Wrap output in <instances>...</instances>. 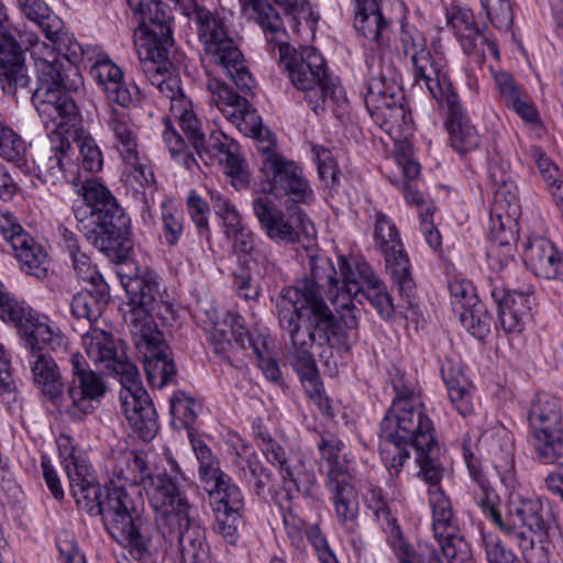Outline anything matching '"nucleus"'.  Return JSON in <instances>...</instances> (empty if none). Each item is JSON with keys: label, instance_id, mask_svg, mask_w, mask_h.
<instances>
[{"label": "nucleus", "instance_id": "obj_27", "mask_svg": "<svg viewBox=\"0 0 563 563\" xmlns=\"http://www.w3.org/2000/svg\"><path fill=\"white\" fill-rule=\"evenodd\" d=\"M40 344H44L41 338L29 339V342L24 343L29 353L27 360L33 382L58 411L64 394V383L55 361L51 355L42 352Z\"/></svg>", "mask_w": 563, "mask_h": 563}, {"label": "nucleus", "instance_id": "obj_25", "mask_svg": "<svg viewBox=\"0 0 563 563\" xmlns=\"http://www.w3.org/2000/svg\"><path fill=\"white\" fill-rule=\"evenodd\" d=\"M7 21L5 9L0 3V86L15 97L19 90L27 88L30 77L18 42L7 34Z\"/></svg>", "mask_w": 563, "mask_h": 563}, {"label": "nucleus", "instance_id": "obj_51", "mask_svg": "<svg viewBox=\"0 0 563 563\" xmlns=\"http://www.w3.org/2000/svg\"><path fill=\"white\" fill-rule=\"evenodd\" d=\"M398 10L399 16V41L406 55H415L426 48L427 41L424 36L411 25L406 18L408 9L402 0H397L394 4V11Z\"/></svg>", "mask_w": 563, "mask_h": 563}, {"label": "nucleus", "instance_id": "obj_62", "mask_svg": "<svg viewBox=\"0 0 563 563\" xmlns=\"http://www.w3.org/2000/svg\"><path fill=\"white\" fill-rule=\"evenodd\" d=\"M81 166L90 173H97L102 168V153L96 141L90 135H81L77 139Z\"/></svg>", "mask_w": 563, "mask_h": 563}, {"label": "nucleus", "instance_id": "obj_33", "mask_svg": "<svg viewBox=\"0 0 563 563\" xmlns=\"http://www.w3.org/2000/svg\"><path fill=\"white\" fill-rule=\"evenodd\" d=\"M55 42H41L35 37L34 43L31 42V55L34 59V67L37 75V84H46L59 80H69V74L73 73L74 78L79 76L77 69L69 63L65 68V58L60 57L56 52Z\"/></svg>", "mask_w": 563, "mask_h": 563}, {"label": "nucleus", "instance_id": "obj_41", "mask_svg": "<svg viewBox=\"0 0 563 563\" xmlns=\"http://www.w3.org/2000/svg\"><path fill=\"white\" fill-rule=\"evenodd\" d=\"M528 419L533 432L537 429L561 426L562 410L559 399L547 393L537 394L531 402Z\"/></svg>", "mask_w": 563, "mask_h": 563}, {"label": "nucleus", "instance_id": "obj_60", "mask_svg": "<svg viewBox=\"0 0 563 563\" xmlns=\"http://www.w3.org/2000/svg\"><path fill=\"white\" fill-rule=\"evenodd\" d=\"M481 4L486 16L497 29H510L514 13L509 0H481Z\"/></svg>", "mask_w": 563, "mask_h": 563}, {"label": "nucleus", "instance_id": "obj_22", "mask_svg": "<svg viewBox=\"0 0 563 563\" xmlns=\"http://www.w3.org/2000/svg\"><path fill=\"white\" fill-rule=\"evenodd\" d=\"M389 268L399 297L398 302L394 303L395 297L389 296V308L394 313H399L407 319L409 312L415 313L416 283L411 275L409 256L399 240L398 231L391 225H389Z\"/></svg>", "mask_w": 563, "mask_h": 563}, {"label": "nucleus", "instance_id": "obj_11", "mask_svg": "<svg viewBox=\"0 0 563 563\" xmlns=\"http://www.w3.org/2000/svg\"><path fill=\"white\" fill-rule=\"evenodd\" d=\"M153 2L135 14L139 18V26L134 32V45L145 76L148 64L161 70L173 67L167 60L173 18L167 4L161 0Z\"/></svg>", "mask_w": 563, "mask_h": 563}, {"label": "nucleus", "instance_id": "obj_4", "mask_svg": "<svg viewBox=\"0 0 563 563\" xmlns=\"http://www.w3.org/2000/svg\"><path fill=\"white\" fill-rule=\"evenodd\" d=\"M335 276L336 271L330 258H311V278L302 279L295 286L284 288L280 292L279 323L282 324L284 311L296 313L298 322L305 311L308 322L306 329L317 331L319 342L329 344L331 338L338 335L339 324L320 295V288L328 287V296L332 301L340 284Z\"/></svg>", "mask_w": 563, "mask_h": 563}, {"label": "nucleus", "instance_id": "obj_10", "mask_svg": "<svg viewBox=\"0 0 563 563\" xmlns=\"http://www.w3.org/2000/svg\"><path fill=\"white\" fill-rule=\"evenodd\" d=\"M96 515L102 516L108 533L128 548L133 558L142 560L150 554L151 539L135 516L133 500L123 486L112 482Z\"/></svg>", "mask_w": 563, "mask_h": 563}, {"label": "nucleus", "instance_id": "obj_44", "mask_svg": "<svg viewBox=\"0 0 563 563\" xmlns=\"http://www.w3.org/2000/svg\"><path fill=\"white\" fill-rule=\"evenodd\" d=\"M212 509L242 510L244 498L240 488L224 473L217 478L205 484Z\"/></svg>", "mask_w": 563, "mask_h": 563}, {"label": "nucleus", "instance_id": "obj_18", "mask_svg": "<svg viewBox=\"0 0 563 563\" xmlns=\"http://www.w3.org/2000/svg\"><path fill=\"white\" fill-rule=\"evenodd\" d=\"M262 170L274 196H285L295 203L307 205L313 201V190L296 162L277 153H268L263 161Z\"/></svg>", "mask_w": 563, "mask_h": 563}, {"label": "nucleus", "instance_id": "obj_47", "mask_svg": "<svg viewBox=\"0 0 563 563\" xmlns=\"http://www.w3.org/2000/svg\"><path fill=\"white\" fill-rule=\"evenodd\" d=\"M533 435L540 460L544 464L561 463L563 460L562 424L551 429H537Z\"/></svg>", "mask_w": 563, "mask_h": 563}, {"label": "nucleus", "instance_id": "obj_34", "mask_svg": "<svg viewBox=\"0 0 563 563\" xmlns=\"http://www.w3.org/2000/svg\"><path fill=\"white\" fill-rule=\"evenodd\" d=\"M448 108L445 122L451 146L459 153L465 154L477 148L479 136L466 117L456 93H448L442 102Z\"/></svg>", "mask_w": 563, "mask_h": 563}, {"label": "nucleus", "instance_id": "obj_31", "mask_svg": "<svg viewBox=\"0 0 563 563\" xmlns=\"http://www.w3.org/2000/svg\"><path fill=\"white\" fill-rule=\"evenodd\" d=\"M498 305L500 327L507 333H518L525 328V320L531 310L532 297L529 294L510 291L503 287H495L492 291Z\"/></svg>", "mask_w": 563, "mask_h": 563}, {"label": "nucleus", "instance_id": "obj_50", "mask_svg": "<svg viewBox=\"0 0 563 563\" xmlns=\"http://www.w3.org/2000/svg\"><path fill=\"white\" fill-rule=\"evenodd\" d=\"M245 13L255 19L263 30L279 36L283 34V20L267 0H240Z\"/></svg>", "mask_w": 563, "mask_h": 563}, {"label": "nucleus", "instance_id": "obj_6", "mask_svg": "<svg viewBox=\"0 0 563 563\" xmlns=\"http://www.w3.org/2000/svg\"><path fill=\"white\" fill-rule=\"evenodd\" d=\"M156 526L164 539L177 542L183 563H212L205 529L190 518V505L184 490L172 500L166 493H154Z\"/></svg>", "mask_w": 563, "mask_h": 563}, {"label": "nucleus", "instance_id": "obj_8", "mask_svg": "<svg viewBox=\"0 0 563 563\" xmlns=\"http://www.w3.org/2000/svg\"><path fill=\"white\" fill-rule=\"evenodd\" d=\"M282 328L289 334L291 345L288 350V358L298 373L306 394L323 413L330 415V400L323 393L317 364L310 353V349L313 343L321 346L320 357L328 363V360L333 355L332 339L329 344L320 343L317 331L302 329L298 324L297 314L294 312L284 311V314H282Z\"/></svg>", "mask_w": 563, "mask_h": 563}, {"label": "nucleus", "instance_id": "obj_13", "mask_svg": "<svg viewBox=\"0 0 563 563\" xmlns=\"http://www.w3.org/2000/svg\"><path fill=\"white\" fill-rule=\"evenodd\" d=\"M124 109L109 104L102 122L111 134L113 147L126 166L123 172L125 180L140 186L148 185L153 181V173L146 158L141 155L137 129Z\"/></svg>", "mask_w": 563, "mask_h": 563}, {"label": "nucleus", "instance_id": "obj_63", "mask_svg": "<svg viewBox=\"0 0 563 563\" xmlns=\"http://www.w3.org/2000/svg\"><path fill=\"white\" fill-rule=\"evenodd\" d=\"M162 222L164 238L167 244H177L184 231L180 212L168 203H162Z\"/></svg>", "mask_w": 563, "mask_h": 563}, {"label": "nucleus", "instance_id": "obj_26", "mask_svg": "<svg viewBox=\"0 0 563 563\" xmlns=\"http://www.w3.org/2000/svg\"><path fill=\"white\" fill-rule=\"evenodd\" d=\"M134 345L143 356L147 379L153 387L163 388L175 376V365L167 357V346L159 330L132 335Z\"/></svg>", "mask_w": 563, "mask_h": 563}, {"label": "nucleus", "instance_id": "obj_37", "mask_svg": "<svg viewBox=\"0 0 563 563\" xmlns=\"http://www.w3.org/2000/svg\"><path fill=\"white\" fill-rule=\"evenodd\" d=\"M441 374L448 388L449 398L457 412L466 417L473 412L472 383L464 375L462 366L446 360L441 366Z\"/></svg>", "mask_w": 563, "mask_h": 563}, {"label": "nucleus", "instance_id": "obj_28", "mask_svg": "<svg viewBox=\"0 0 563 563\" xmlns=\"http://www.w3.org/2000/svg\"><path fill=\"white\" fill-rule=\"evenodd\" d=\"M416 76L424 81L431 96L440 103L445 101L451 91V85L446 76V58L440 42H432L429 48L412 55Z\"/></svg>", "mask_w": 563, "mask_h": 563}, {"label": "nucleus", "instance_id": "obj_32", "mask_svg": "<svg viewBox=\"0 0 563 563\" xmlns=\"http://www.w3.org/2000/svg\"><path fill=\"white\" fill-rule=\"evenodd\" d=\"M525 261L534 275L563 283V255L551 241L531 240L525 249Z\"/></svg>", "mask_w": 563, "mask_h": 563}, {"label": "nucleus", "instance_id": "obj_15", "mask_svg": "<svg viewBox=\"0 0 563 563\" xmlns=\"http://www.w3.org/2000/svg\"><path fill=\"white\" fill-rule=\"evenodd\" d=\"M0 319L12 323L24 343L29 339L41 338L44 345L53 351H65L68 340L60 329L46 317H41L30 306L18 301L5 288L0 291Z\"/></svg>", "mask_w": 563, "mask_h": 563}, {"label": "nucleus", "instance_id": "obj_48", "mask_svg": "<svg viewBox=\"0 0 563 563\" xmlns=\"http://www.w3.org/2000/svg\"><path fill=\"white\" fill-rule=\"evenodd\" d=\"M490 177L496 186L492 209L500 217V213H508L510 217H520L521 210L518 199V188L515 183L506 178L495 179L490 172Z\"/></svg>", "mask_w": 563, "mask_h": 563}, {"label": "nucleus", "instance_id": "obj_40", "mask_svg": "<svg viewBox=\"0 0 563 563\" xmlns=\"http://www.w3.org/2000/svg\"><path fill=\"white\" fill-rule=\"evenodd\" d=\"M355 3V29L377 45L383 44V32L386 29L384 15L378 0H353Z\"/></svg>", "mask_w": 563, "mask_h": 563}, {"label": "nucleus", "instance_id": "obj_2", "mask_svg": "<svg viewBox=\"0 0 563 563\" xmlns=\"http://www.w3.org/2000/svg\"><path fill=\"white\" fill-rule=\"evenodd\" d=\"M81 341L95 367L119 379L120 401L131 428L144 441L152 440L158 430L156 410L142 386L137 367L128 361L110 332L91 328L82 335Z\"/></svg>", "mask_w": 563, "mask_h": 563}, {"label": "nucleus", "instance_id": "obj_20", "mask_svg": "<svg viewBox=\"0 0 563 563\" xmlns=\"http://www.w3.org/2000/svg\"><path fill=\"white\" fill-rule=\"evenodd\" d=\"M389 99H393V102H389V118H393L394 122L389 134L395 143L394 158L404 177L413 180L420 175L421 167L409 140L413 131L411 114L400 88L390 92Z\"/></svg>", "mask_w": 563, "mask_h": 563}, {"label": "nucleus", "instance_id": "obj_56", "mask_svg": "<svg viewBox=\"0 0 563 563\" xmlns=\"http://www.w3.org/2000/svg\"><path fill=\"white\" fill-rule=\"evenodd\" d=\"M70 148L59 150L51 143L52 155L40 162L37 176L45 184L56 185L65 179L64 159Z\"/></svg>", "mask_w": 563, "mask_h": 563}, {"label": "nucleus", "instance_id": "obj_52", "mask_svg": "<svg viewBox=\"0 0 563 563\" xmlns=\"http://www.w3.org/2000/svg\"><path fill=\"white\" fill-rule=\"evenodd\" d=\"M235 466L240 471V476L247 483H254L256 492L260 494L265 486V478L268 473L261 464L257 455L250 449L243 448L238 453Z\"/></svg>", "mask_w": 563, "mask_h": 563}, {"label": "nucleus", "instance_id": "obj_49", "mask_svg": "<svg viewBox=\"0 0 563 563\" xmlns=\"http://www.w3.org/2000/svg\"><path fill=\"white\" fill-rule=\"evenodd\" d=\"M448 23L454 30L455 34L463 38L478 37L487 43L488 49L494 57H498L499 52L495 42L481 36L474 25V19L471 10L461 7H452L448 12Z\"/></svg>", "mask_w": 563, "mask_h": 563}, {"label": "nucleus", "instance_id": "obj_21", "mask_svg": "<svg viewBox=\"0 0 563 563\" xmlns=\"http://www.w3.org/2000/svg\"><path fill=\"white\" fill-rule=\"evenodd\" d=\"M253 211L267 236L275 242L294 243L300 233L309 234L312 223L300 209H295L286 219L266 196L253 201Z\"/></svg>", "mask_w": 563, "mask_h": 563}, {"label": "nucleus", "instance_id": "obj_3", "mask_svg": "<svg viewBox=\"0 0 563 563\" xmlns=\"http://www.w3.org/2000/svg\"><path fill=\"white\" fill-rule=\"evenodd\" d=\"M145 77L162 97L169 100L170 115L163 120L165 125L163 140L172 159L187 170L194 172L198 168L197 159L188 150L180 134L173 129V118L187 135L188 141L199 158L202 162H210L212 155L210 150L205 147V133L202 132L201 121L194 111L191 101L183 93L180 79L177 74H175L174 68L161 70V68H155V66L148 64Z\"/></svg>", "mask_w": 563, "mask_h": 563}, {"label": "nucleus", "instance_id": "obj_43", "mask_svg": "<svg viewBox=\"0 0 563 563\" xmlns=\"http://www.w3.org/2000/svg\"><path fill=\"white\" fill-rule=\"evenodd\" d=\"M16 3L29 20L42 29L48 41L55 42L60 37L64 23L43 0H16Z\"/></svg>", "mask_w": 563, "mask_h": 563}, {"label": "nucleus", "instance_id": "obj_46", "mask_svg": "<svg viewBox=\"0 0 563 563\" xmlns=\"http://www.w3.org/2000/svg\"><path fill=\"white\" fill-rule=\"evenodd\" d=\"M240 329L243 330L242 327H240ZM233 334L235 335L238 343L242 344L243 347H245V341H247L257 358L258 367L262 369L264 375L268 379L277 382L280 377V372L267 346L266 339L260 334L250 335L249 333H243L238 329H233Z\"/></svg>", "mask_w": 563, "mask_h": 563}, {"label": "nucleus", "instance_id": "obj_30", "mask_svg": "<svg viewBox=\"0 0 563 563\" xmlns=\"http://www.w3.org/2000/svg\"><path fill=\"white\" fill-rule=\"evenodd\" d=\"M84 205L75 210L80 225L124 214L111 192L96 180H87L81 187Z\"/></svg>", "mask_w": 563, "mask_h": 563}, {"label": "nucleus", "instance_id": "obj_54", "mask_svg": "<svg viewBox=\"0 0 563 563\" xmlns=\"http://www.w3.org/2000/svg\"><path fill=\"white\" fill-rule=\"evenodd\" d=\"M456 313L461 324L475 338L484 339L489 333L490 318L483 303L474 302Z\"/></svg>", "mask_w": 563, "mask_h": 563}, {"label": "nucleus", "instance_id": "obj_16", "mask_svg": "<svg viewBox=\"0 0 563 563\" xmlns=\"http://www.w3.org/2000/svg\"><path fill=\"white\" fill-rule=\"evenodd\" d=\"M121 285L129 297L130 332L132 335L156 331L153 313L165 306L159 290L158 277L154 272L145 271L131 277H121Z\"/></svg>", "mask_w": 563, "mask_h": 563}, {"label": "nucleus", "instance_id": "obj_39", "mask_svg": "<svg viewBox=\"0 0 563 563\" xmlns=\"http://www.w3.org/2000/svg\"><path fill=\"white\" fill-rule=\"evenodd\" d=\"M273 465L280 470L283 479L288 481L298 490L310 494L317 478L314 472L307 467L306 457L302 453L295 452L286 455L284 450L279 453L278 460H272Z\"/></svg>", "mask_w": 563, "mask_h": 563}, {"label": "nucleus", "instance_id": "obj_7", "mask_svg": "<svg viewBox=\"0 0 563 563\" xmlns=\"http://www.w3.org/2000/svg\"><path fill=\"white\" fill-rule=\"evenodd\" d=\"M180 10L187 16L195 15L198 36L203 45L207 63L219 67L242 91L251 90V74L241 51L228 34L223 19L210 10L199 7L196 0H194L191 9Z\"/></svg>", "mask_w": 563, "mask_h": 563}, {"label": "nucleus", "instance_id": "obj_61", "mask_svg": "<svg viewBox=\"0 0 563 563\" xmlns=\"http://www.w3.org/2000/svg\"><path fill=\"white\" fill-rule=\"evenodd\" d=\"M389 534L396 563H421L415 547L404 537L395 521H389Z\"/></svg>", "mask_w": 563, "mask_h": 563}, {"label": "nucleus", "instance_id": "obj_45", "mask_svg": "<svg viewBox=\"0 0 563 563\" xmlns=\"http://www.w3.org/2000/svg\"><path fill=\"white\" fill-rule=\"evenodd\" d=\"M29 240L25 243H21L22 245L14 243L11 250L23 272L36 278H44L47 274V254L30 234Z\"/></svg>", "mask_w": 563, "mask_h": 563}, {"label": "nucleus", "instance_id": "obj_14", "mask_svg": "<svg viewBox=\"0 0 563 563\" xmlns=\"http://www.w3.org/2000/svg\"><path fill=\"white\" fill-rule=\"evenodd\" d=\"M73 380L63 394L58 415L70 421H81L91 415L106 395L102 377L93 372L79 353L70 356Z\"/></svg>", "mask_w": 563, "mask_h": 563}, {"label": "nucleus", "instance_id": "obj_58", "mask_svg": "<svg viewBox=\"0 0 563 563\" xmlns=\"http://www.w3.org/2000/svg\"><path fill=\"white\" fill-rule=\"evenodd\" d=\"M223 165L225 175L231 179V185L241 189L249 183L250 176L245 167L244 161L239 154V147L230 151L218 159Z\"/></svg>", "mask_w": 563, "mask_h": 563}, {"label": "nucleus", "instance_id": "obj_19", "mask_svg": "<svg viewBox=\"0 0 563 563\" xmlns=\"http://www.w3.org/2000/svg\"><path fill=\"white\" fill-rule=\"evenodd\" d=\"M504 523L514 526V532L504 533L518 539L520 548L526 552L533 549L534 541L530 534L543 536L548 532L549 512L538 498L514 496L508 504Z\"/></svg>", "mask_w": 563, "mask_h": 563}, {"label": "nucleus", "instance_id": "obj_53", "mask_svg": "<svg viewBox=\"0 0 563 563\" xmlns=\"http://www.w3.org/2000/svg\"><path fill=\"white\" fill-rule=\"evenodd\" d=\"M200 410V402L184 391H176L170 399V413L176 427H190Z\"/></svg>", "mask_w": 563, "mask_h": 563}, {"label": "nucleus", "instance_id": "obj_9", "mask_svg": "<svg viewBox=\"0 0 563 563\" xmlns=\"http://www.w3.org/2000/svg\"><path fill=\"white\" fill-rule=\"evenodd\" d=\"M80 76L71 80L37 84L32 102L47 131L49 142L56 148H70L69 131L77 123V111L68 92L77 90Z\"/></svg>", "mask_w": 563, "mask_h": 563}, {"label": "nucleus", "instance_id": "obj_59", "mask_svg": "<svg viewBox=\"0 0 563 563\" xmlns=\"http://www.w3.org/2000/svg\"><path fill=\"white\" fill-rule=\"evenodd\" d=\"M191 444L199 461V475L203 485L224 474L219 467L217 457L205 443L192 440Z\"/></svg>", "mask_w": 563, "mask_h": 563}, {"label": "nucleus", "instance_id": "obj_55", "mask_svg": "<svg viewBox=\"0 0 563 563\" xmlns=\"http://www.w3.org/2000/svg\"><path fill=\"white\" fill-rule=\"evenodd\" d=\"M387 86L384 78H372L368 81L367 95L365 97L366 109L371 117L379 128H383L386 122L387 100H386Z\"/></svg>", "mask_w": 563, "mask_h": 563}, {"label": "nucleus", "instance_id": "obj_23", "mask_svg": "<svg viewBox=\"0 0 563 563\" xmlns=\"http://www.w3.org/2000/svg\"><path fill=\"white\" fill-rule=\"evenodd\" d=\"M206 73L211 102L229 117L240 131L253 137L262 136V120L249 101L235 93L223 81L212 77L208 70Z\"/></svg>", "mask_w": 563, "mask_h": 563}, {"label": "nucleus", "instance_id": "obj_17", "mask_svg": "<svg viewBox=\"0 0 563 563\" xmlns=\"http://www.w3.org/2000/svg\"><path fill=\"white\" fill-rule=\"evenodd\" d=\"M339 268L341 279H339V289L332 298V303L336 307V310L339 312L353 310L354 301L357 300L358 296L366 294L367 298L372 300L379 313H382V295L377 291L379 283L368 264L347 261L341 256L339 258Z\"/></svg>", "mask_w": 563, "mask_h": 563}, {"label": "nucleus", "instance_id": "obj_24", "mask_svg": "<svg viewBox=\"0 0 563 563\" xmlns=\"http://www.w3.org/2000/svg\"><path fill=\"white\" fill-rule=\"evenodd\" d=\"M82 51L84 57L89 63L90 75L103 90L107 100L121 108H128L136 93V88L131 87L123 80V73L109 56L103 52L84 51L78 44L75 45Z\"/></svg>", "mask_w": 563, "mask_h": 563}, {"label": "nucleus", "instance_id": "obj_29", "mask_svg": "<svg viewBox=\"0 0 563 563\" xmlns=\"http://www.w3.org/2000/svg\"><path fill=\"white\" fill-rule=\"evenodd\" d=\"M353 473L349 464H334L328 470L327 486L339 521L353 529L358 515V496L352 484Z\"/></svg>", "mask_w": 563, "mask_h": 563}, {"label": "nucleus", "instance_id": "obj_64", "mask_svg": "<svg viewBox=\"0 0 563 563\" xmlns=\"http://www.w3.org/2000/svg\"><path fill=\"white\" fill-rule=\"evenodd\" d=\"M482 537L488 563H516L514 552L507 549L497 536L483 532Z\"/></svg>", "mask_w": 563, "mask_h": 563}, {"label": "nucleus", "instance_id": "obj_12", "mask_svg": "<svg viewBox=\"0 0 563 563\" xmlns=\"http://www.w3.org/2000/svg\"><path fill=\"white\" fill-rule=\"evenodd\" d=\"M166 463L169 466L170 474L164 471L152 476L146 455L143 452L124 451L117 459L113 476L117 477V485H121L120 482L130 486L143 485L153 507L154 493H166L169 500H172L176 494L183 492L185 484L188 483V478L170 454L166 455Z\"/></svg>", "mask_w": 563, "mask_h": 563}, {"label": "nucleus", "instance_id": "obj_5", "mask_svg": "<svg viewBox=\"0 0 563 563\" xmlns=\"http://www.w3.org/2000/svg\"><path fill=\"white\" fill-rule=\"evenodd\" d=\"M265 32L268 43H274L279 54V64L288 73L292 85L306 92V100L314 112L324 108L328 98L336 97L340 87L329 77L325 60L314 47H303L299 53H291L290 46L285 42L286 30L283 34Z\"/></svg>", "mask_w": 563, "mask_h": 563}, {"label": "nucleus", "instance_id": "obj_38", "mask_svg": "<svg viewBox=\"0 0 563 563\" xmlns=\"http://www.w3.org/2000/svg\"><path fill=\"white\" fill-rule=\"evenodd\" d=\"M67 477L70 494L77 506L90 515H96L102 500L101 487L97 483L90 466L88 465L85 471L79 470Z\"/></svg>", "mask_w": 563, "mask_h": 563}, {"label": "nucleus", "instance_id": "obj_36", "mask_svg": "<svg viewBox=\"0 0 563 563\" xmlns=\"http://www.w3.org/2000/svg\"><path fill=\"white\" fill-rule=\"evenodd\" d=\"M128 223L129 219L125 214H120L102 221L84 223L80 225V230L96 247L107 255H111L119 249Z\"/></svg>", "mask_w": 563, "mask_h": 563}, {"label": "nucleus", "instance_id": "obj_35", "mask_svg": "<svg viewBox=\"0 0 563 563\" xmlns=\"http://www.w3.org/2000/svg\"><path fill=\"white\" fill-rule=\"evenodd\" d=\"M489 236L490 245L487 255L490 261L496 262L499 267L507 266L514 257V245L517 220L519 217H510L508 213H500V217L490 208Z\"/></svg>", "mask_w": 563, "mask_h": 563}, {"label": "nucleus", "instance_id": "obj_57", "mask_svg": "<svg viewBox=\"0 0 563 563\" xmlns=\"http://www.w3.org/2000/svg\"><path fill=\"white\" fill-rule=\"evenodd\" d=\"M57 450L67 476L79 470L85 471V467L89 465L84 452L76 448L74 440L69 435L63 434L58 437Z\"/></svg>", "mask_w": 563, "mask_h": 563}, {"label": "nucleus", "instance_id": "obj_1", "mask_svg": "<svg viewBox=\"0 0 563 563\" xmlns=\"http://www.w3.org/2000/svg\"><path fill=\"white\" fill-rule=\"evenodd\" d=\"M391 376L395 397L389 406V443L397 454L390 467L399 470L415 448L417 463L423 481L429 484V506L432 512V532L449 563H473L467 541L459 534L451 503L439 483L442 470L437 462L438 446L433 437L432 421L422 412L421 400L415 383L405 371L394 367Z\"/></svg>", "mask_w": 563, "mask_h": 563}, {"label": "nucleus", "instance_id": "obj_42", "mask_svg": "<svg viewBox=\"0 0 563 563\" xmlns=\"http://www.w3.org/2000/svg\"><path fill=\"white\" fill-rule=\"evenodd\" d=\"M0 157L24 173L32 170L29 145L12 128L0 120Z\"/></svg>", "mask_w": 563, "mask_h": 563}]
</instances>
